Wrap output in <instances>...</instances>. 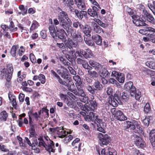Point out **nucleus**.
I'll list each match as a JSON object with an SVG mask.
<instances>
[{
    "label": "nucleus",
    "instance_id": "41",
    "mask_svg": "<svg viewBox=\"0 0 155 155\" xmlns=\"http://www.w3.org/2000/svg\"><path fill=\"white\" fill-rule=\"evenodd\" d=\"M85 51L83 50H80L79 51H77L75 53H74L75 56H78L81 57H82L83 56L84 57Z\"/></svg>",
    "mask_w": 155,
    "mask_h": 155
},
{
    "label": "nucleus",
    "instance_id": "25",
    "mask_svg": "<svg viewBox=\"0 0 155 155\" xmlns=\"http://www.w3.org/2000/svg\"><path fill=\"white\" fill-rule=\"evenodd\" d=\"M39 26V24L35 20H33L30 28V32H31L33 30L36 29Z\"/></svg>",
    "mask_w": 155,
    "mask_h": 155
},
{
    "label": "nucleus",
    "instance_id": "22",
    "mask_svg": "<svg viewBox=\"0 0 155 155\" xmlns=\"http://www.w3.org/2000/svg\"><path fill=\"white\" fill-rule=\"evenodd\" d=\"M147 6L150 9L155 15V1L153 2L148 1Z\"/></svg>",
    "mask_w": 155,
    "mask_h": 155
},
{
    "label": "nucleus",
    "instance_id": "64",
    "mask_svg": "<svg viewBox=\"0 0 155 155\" xmlns=\"http://www.w3.org/2000/svg\"><path fill=\"white\" fill-rule=\"evenodd\" d=\"M25 97V95L23 94L20 93L19 94L18 99L20 102H22L24 101Z\"/></svg>",
    "mask_w": 155,
    "mask_h": 155
},
{
    "label": "nucleus",
    "instance_id": "20",
    "mask_svg": "<svg viewBox=\"0 0 155 155\" xmlns=\"http://www.w3.org/2000/svg\"><path fill=\"white\" fill-rule=\"evenodd\" d=\"M92 38L95 43L98 45H101L102 44V39L101 37L98 35H92Z\"/></svg>",
    "mask_w": 155,
    "mask_h": 155
},
{
    "label": "nucleus",
    "instance_id": "7",
    "mask_svg": "<svg viewBox=\"0 0 155 155\" xmlns=\"http://www.w3.org/2000/svg\"><path fill=\"white\" fill-rule=\"evenodd\" d=\"M98 137L101 143L103 145H107L110 142V138L107 134L99 133L98 135Z\"/></svg>",
    "mask_w": 155,
    "mask_h": 155
},
{
    "label": "nucleus",
    "instance_id": "13",
    "mask_svg": "<svg viewBox=\"0 0 155 155\" xmlns=\"http://www.w3.org/2000/svg\"><path fill=\"white\" fill-rule=\"evenodd\" d=\"M148 31L153 32V35L155 36V29L152 27H147L144 29H140L139 31L140 34L146 35L149 34Z\"/></svg>",
    "mask_w": 155,
    "mask_h": 155
},
{
    "label": "nucleus",
    "instance_id": "63",
    "mask_svg": "<svg viewBox=\"0 0 155 155\" xmlns=\"http://www.w3.org/2000/svg\"><path fill=\"white\" fill-rule=\"evenodd\" d=\"M90 2L94 5L97 6L99 9H101V8L98 3L95 0H89Z\"/></svg>",
    "mask_w": 155,
    "mask_h": 155
},
{
    "label": "nucleus",
    "instance_id": "3",
    "mask_svg": "<svg viewBox=\"0 0 155 155\" xmlns=\"http://www.w3.org/2000/svg\"><path fill=\"white\" fill-rule=\"evenodd\" d=\"M39 147H43L49 152H55L54 143L47 136H44L43 138L41 137L38 138Z\"/></svg>",
    "mask_w": 155,
    "mask_h": 155
},
{
    "label": "nucleus",
    "instance_id": "30",
    "mask_svg": "<svg viewBox=\"0 0 155 155\" xmlns=\"http://www.w3.org/2000/svg\"><path fill=\"white\" fill-rule=\"evenodd\" d=\"M94 123L97 124V125H102V126L104 125V123H103L102 120L97 115L95 116V119L94 121Z\"/></svg>",
    "mask_w": 155,
    "mask_h": 155
},
{
    "label": "nucleus",
    "instance_id": "42",
    "mask_svg": "<svg viewBox=\"0 0 155 155\" xmlns=\"http://www.w3.org/2000/svg\"><path fill=\"white\" fill-rule=\"evenodd\" d=\"M65 6H67L69 5H74V2L73 0H60Z\"/></svg>",
    "mask_w": 155,
    "mask_h": 155
},
{
    "label": "nucleus",
    "instance_id": "14",
    "mask_svg": "<svg viewBox=\"0 0 155 155\" xmlns=\"http://www.w3.org/2000/svg\"><path fill=\"white\" fill-rule=\"evenodd\" d=\"M134 137H136L135 140V144L138 147H144L145 143L143 139L136 135H134Z\"/></svg>",
    "mask_w": 155,
    "mask_h": 155
},
{
    "label": "nucleus",
    "instance_id": "33",
    "mask_svg": "<svg viewBox=\"0 0 155 155\" xmlns=\"http://www.w3.org/2000/svg\"><path fill=\"white\" fill-rule=\"evenodd\" d=\"M94 85L95 88V90H100L103 87L102 85L100 84L98 81H95Z\"/></svg>",
    "mask_w": 155,
    "mask_h": 155
},
{
    "label": "nucleus",
    "instance_id": "51",
    "mask_svg": "<svg viewBox=\"0 0 155 155\" xmlns=\"http://www.w3.org/2000/svg\"><path fill=\"white\" fill-rule=\"evenodd\" d=\"M2 116L1 119L4 121H6L8 116L7 114L5 111H2L1 114Z\"/></svg>",
    "mask_w": 155,
    "mask_h": 155
},
{
    "label": "nucleus",
    "instance_id": "12",
    "mask_svg": "<svg viewBox=\"0 0 155 155\" xmlns=\"http://www.w3.org/2000/svg\"><path fill=\"white\" fill-rule=\"evenodd\" d=\"M57 31L56 37H58L62 41H64L66 39L65 36L66 35V33L64 30L62 28H58Z\"/></svg>",
    "mask_w": 155,
    "mask_h": 155
},
{
    "label": "nucleus",
    "instance_id": "46",
    "mask_svg": "<svg viewBox=\"0 0 155 155\" xmlns=\"http://www.w3.org/2000/svg\"><path fill=\"white\" fill-rule=\"evenodd\" d=\"M84 40L87 45L90 46H92L93 45L94 42L90 38L84 37Z\"/></svg>",
    "mask_w": 155,
    "mask_h": 155
},
{
    "label": "nucleus",
    "instance_id": "21",
    "mask_svg": "<svg viewBox=\"0 0 155 155\" xmlns=\"http://www.w3.org/2000/svg\"><path fill=\"white\" fill-rule=\"evenodd\" d=\"M68 132L62 128L57 130V134L59 137L63 138L65 137L68 134Z\"/></svg>",
    "mask_w": 155,
    "mask_h": 155
},
{
    "label": "nucleus",
    "instance_id": "58",
    "mask_svg": "<svg viewBox=\"0 0 155 155\" xmlns=\"http://www.w3.org/2000/svg\"><path fill=\"white\" fill-rule=\"evenodd\" d=\"M30 59L31 61L33 63H35L36 61V59L35 55L31 53L30 54Z\"/></svg>",
    "mask_w": 155,
    "mask_h": 155
},
{
    "label": "nucleus",
    "instance_id": "19",
    "mask_svg": "<svg viewBox=\"0 0 155 155\" xmlns=\"http://www.w3.org/2000/svg\"><path fill=\"white\" fill-rule=\"evenodd\" d=\"M99 73L101 76L108 77L110 75V73H109L107 70L102 66L101 68L99 70Z\"/></svg>",
    "mask_w": 155,
    "mask_h": 155
},
{
    "label": "nucleus",
    "instance_id": "40",
    "mask_svg": "<svg viewBox=\"0 0 155 155\" xmlns=\"http://www.w3.org/2000/svg\"><path fill=\"white\" fill-rule=\"evenodd\" d=\"M82 64L83 67L86 69L91 70L93 69L92 67L90 66L88 64L87 62L85 60H83Z\"/></svg>",
    "mask_w": 155,
    "mask_h": 155
},
{
    "label": "nucleus",
    "instance_id": "60",
    "mask_svg": "<svg viewBox=\"0 0 155 155\" xmlns=\"http://www.w3.org/2000/svg\"><path fill=\"white\" fill-rule=\"evenodd\" d=\"M68 43L66 45V46H67V45H68ZM56 46L57 47L59 48L62 49H65L66 48V47H65L64 44L63 43H57L56 44Z\"/></svg>",
    "mask_w": 155,
    "mask_h": 155
},
{
    "label": "nucleus",
    "instance_id": "62",
    "mask_svg": "<svg viewBox=\"0 0 155 155\" xmlns=\"http://www.w3.org/2000/svg\"><path fill=\"white\" fill-rule=\"evenodd\" d=\"M70 81H69L66 86L67 87L68 90L71 91L73 89L74 85L73 84H70Z\"/></svg>",
    "mask_w": 155,
    "mask_h": 155
},
{
    "label": "nucleus",
    "instance_id": "48",
    "mask_svg": "<svg viewBox=\"0 0 155 155\" xmlns=\"http://www.w3.org/2000/svg\"><path fill=\"white\" fill-rule=\"evenodd\" d=\"M39 80L42 84H44L46 82L45 77L42 74L39 75Z\"/></svg>",
    "mask_w": 155,
    "mask_h": 155
},
{
    "label": "nucleus",
    "instance_id": "16",
    "mask_svg": "<svg viewBox=\"0 0 155 155\" xmlns=\"http://www.w3.org/2000/svg\"><path fill=\"white\" fill-rule=\"evenodd\" d=\"M149 140L150 143L155 149V130H152L150 132Z\"/></svg>",
    "mask_w": 155,
    "mask_h": 155
},
{
    "label": "nucleus",
    "instance_id": "59",
    "mask_svg": "<svg viewBox=\"0 0 155 155\" xmlns=\"http://www.w3.org/2000/svg\"><path fill=\"white\" fill-rule=\"evenodd\" d=\"M102 125H97V130L98 131L104 133H105V131L104 129V126L103 127H102Z\"/></svg>",
    "mask_w": 155,
    "mask_h": 155
},
{
    "label": "nucleus",
    "instance_id": "2",
    "mask_svg": "<svg viewBox=\"0 0 155 155\" xmlns=\"http://www.w3.org/2000/svg\"><path fill=\"white\" fill-rule=\"evenodd\" d=\"M73 39L75 42H74L72 40H69L68 41V44L66 46V48L65 49H64L62 51V52L65 54V56L70 61H71L73 58H75V56L74 54V52L73 49V48L76 47L78 45V42L81 41H77L74 40L73 38Z\"/></svg>",
    "mask_w": 155,
    "mask_h": 155
},
{
    "label": "nucleus",
    "instance_id": "11",
    "mask_svg": "<svg viewBox=\"0 0 155 155\" xmlns=\"http://www.w3.org/2000/svg\"><path fill=\"white\" fill-rule=\"evenodd\" d=\"M92 9L89 8L88 9V14L93 17L97 18L98 10L100 9L97 6H92Z\"/></svg>",
    "mask_w": 155,
    "mask_h": 155
},
{
    "label": "nucleus",
    "instance_id": "56",
    "mask_svg": "<svg viewBox=\"0 0 155 155\" xmlns=\"http://www.w3.org/2000/svg\"><path fill=\"white\" fill-rule=\"evenodd\" d=\"M136 88L134 86H133V87L131 88L130 90V95L132 97L134 96L136 92Z\"/></svg>",
    "mask_w": 155,
    "mask_h": 155
},
{
    "label": "nucleus",
    "instance_id": "29",
    "mask_svg": "<svg viewBox=\"0 0 155 155\" xmlns=\"http://www.w3.org/2000/svg\"><path fill=\"white\" fill-rule=\"evenodd\" d=\"M94 113L93 112H90L89 114L86 116L85 119L86 120L88 121H93L94 119Z\"/></svg>",
    "mask_w": 155,
    "mask_h": 155
},
{
    "label": "nucleus",
    "instance_id": "18",
    "mask_svg": "<svg viewBox=\"0 0 155 155\" xmlns=\"http://www.w3.org/2000/svg\"><path fill=\"white\" fill-rule=\"evenodd\" d=\"M91 25L93 27L94 31L97 33H100L103 31L102 29L96 23L94 22H91Z\"/></svg>",
    "mask_w": 155,
    "mask_h": 155
},
{
    "label": "nucleus",
    "instance_id": "23",
    "mask_svg": "<svg viewBox=\"0 0 155 155\" xmlns=\"http://www.w3.org/2000/svg\"><path fill=\"white\" fill-rule=\"evenodd\" d=\"M133 23L137 26H144L145 25L146 23L144 21L141 20L137 19H134L133 21Z\"/></svg>",
    "mask_w": 155,
    "mask_h": 155
},
{
    "label": "nucleus",
    "instance_id": "4",
    "mask_svg": "<svg viewBox=\"0 0 155 155\" xmlns=\"http://www.w3.org/2000/svg\"><path fill=\"white\" fill-rule=\"evenodd\" d=\"M121 93L118 91H116L113 96H110L108 98V102L110 105L114 107H116L118 104H122L123 103L121 100Z\"/></svg>",
    "mask_w": 155,
    "mask_h": 155
},
{
    "label": "nucleus",
    "instance_id": "54",
    "mask_svg": "<svg viewBox=\"0 0 155 155\" xmlns=\"http://www.w3.org/2000/svg\"><path fill=\"white\" fill-rule=\"evenodd\" d=\"M40 35L41 38L44 39H45L47 37L46 31L44 30H42L40 33Z\"/></svg>",
    "mask_w": 155,
    "mask_h": 155
},
{
    "label": "nucleus",
    "instance_id": "57",
    "mask_svg": "<svg viewBox=\"0 0 155 155\" xmlns=\"http://www.w3.org/2000/svg\"><path fill=\"white\" fill-rule=\"evenodd\" d=\"M106 92L108 95H111L113 93L112 88L110 87H108L106 88Z\"/></svg>",
    "mask_w": 155,
    "mask_h": 155
},
{
    "label": "nucleus",
    "instance_id": "55",
    "mask_svg": "<svg viewBox=\"0 0 155 155\" xmlns=\"http://www.w3.org/2000/svg\"><path fill=\"white\" fill-rule=\"evenodd\" d=\"M86 88L88 91L91 93L93 94H94L95 92L94 90L92 88V87L88 85L86 87Z\"/></svg>",
    "mask_w": 155,
    "mask_h": 155
},
{
    "label": "nucleus",
    "instance_id": "17",
    "mask_svg": "<svg viewBox=\"0 0 155 155\" xmlns=\"http://www.w3.org/2000/svg\"><path fill=\"white\" fill-rule=\"evenodd\" d=\"M74 2L79 9L81 10L85 9V6L84 0H74Z\"/></svg>",
    "mask_w": 155,
    "mask_h": 155
},
{
    "label": "nucleus",
    "instance_id": "28",
    "mask_svg": "<svg viewBox=\"0 0 155 155\" xmlns=\"http://www.w3.org/2000/svg\"><path fill=\"white\" fill-rule=\"evenodd\" d=\"M93 56L92 51L89 49H87L85 51L84 57L85 58H91Z\"/></svg>",
    "mask_w": 155,
    "mask_h": 155
},
{
    "label": "nucleus",
    "instance_id": "36",
    "mask_svg": "<svg viewBox=\"0 0 155 155\" xmlns=\"http://www.w3.org/2000/svg\"><path fill=\"white\" fill-rule=\"evenodd\" d=\"M146 65L149 68L153 69H155V62L147 61L146 63Z\"/></svg>",
    "mask_w": 155,
    "mask_h": 155
},
{
    "label": "nucleus",
    "instance_id": "8",
    "mask_svg": "<svg viewBox=\"0 0 155 155\" xmlns=\"http://www.w3.org/2000/svg\"><path fill=\"white\" fill-rule=\"evenodd\" d=\"M142 12V13L143 15L142 16V18L144 15L145 19L147 21L153 24L155 23V19L151 14H150L145 9H143Z\"/></svg>",
    "mask_w": 155,
    "mask_h": 155
},
{
    "label": "nucleus",
    "instance_id": "45",
    "mask_svg": "<svg viewBox=\"0 0 155 155\" xmlns=\"http://www.w3.org/2000/svg\"><path fill=\"white\" fill-rule=\"evenodd\" d=\"M88 74L93 78L97 77L98 74L97 73L94 71H91L90 70L87 71Z\"/></svg>",
    "mask_w": 155,
    "mask_h": 155
},
{
    "label": "nucleus",
    "instance_id": "31",
    "mask_svg": "<svg viewBox=\"0 0 155 155\" xmlns=\"http://www.w3.org/2000/svg\"><path fill=\"white\" fill-rule=\"evenodd\" d=\"M18 45L13 46L11 48L10 51V54L13 57H15L16 56V51L18 49Z\"/></svg>",
    "mask_w": 155,
    "mask_h": 155
},
{
    "label": "nucleus",
    "instance_id": "26",
    "mask_svg": "<svg viewBox=\"0 0 155 155\" xmlns=\"http://www.w3.org/2000/svg\"><path fill=\"white\" fill-rule=\"evenodd\" d=\"M137 122L134 121L133 122L127 121V128H130V129L132 130H134L135 129V125L136 124Z\"/></svg>",
    "mask_w": 155,
    "mask_h": 155
},
{
    "label": "nucleus",
    "instance_id": "27",
    "mask_svg": "<svg viewBox=\"0 0 155 155\" xmlns=\"http://www.w3.org/2000/svg\"><path fill=\"white\" fill-rule=\"evenodd\" d=\"M8 95L9 99L10 101L12 103L13 106L15 107L16 105L15 97L9 93L8 94Z\"/></svg>",
    "mask_w": 155,
    "mask_h": 155
},
{
    "label": "nucleus",
    "instance_id": "24",
    "mask_svg": "<svg viewBox=\"0 0 155 155\" xmlns=\"http://www.w3.org/2000/svg\"><path fill=\"white\" fill-rule=\"evenodd\" d=\"M80 140V139L78 138H76L74 140L72 143V145L74 147L76 148H78V150L80 151V148L81 143H79V142Z\"/></svg>",
    "mask_w": 155,
    "mask_h": 155
},
{
    "label": "nucleus",
    "instance_id": "32",
    "mask_svg": "<svg viewBox=\"0 0 155 155\" xmlns=\"http://www.w3.org/2000/svg\"><path fill=\"white\" fill-rule=\"evenodd\" d=\"M133 82L131 81H129L126 83L124 85L125 89L127 91H130L131 88L134 86H133Z\"/></svg>",
    "mask_w": 155,
    "mask_h": 155
},
{
    "label": "nucleus",
    "instance_id": "15",
    "mask_svg": "<svg viewBox=\"0 0 155 155\" xmlns=\"http://www.w3.org/2000/svg\"><path fill=\"white\" fill-rule=\"evenodd\" d=\"M88 62L91 67L94 68L96 71H98L101 68L102 66L99 63L94 61L91 60Z\"/></svg>",
    "mask_w": 155,
    "mask_h": 155
},
{
    "label": "nucleus",
    "instance_id": "52",
    "mask_svg": "<svg viewBox=\"0 0 155 155\" xmlns=\"http://www.w3.org/2000/svg\"><path fill=\"white\" fill-rule=\"evenodd\" d=\"M150 110L149 103H147L144 107V111L146 113H148Z\"/></svg>",
    "mask_w": 155,
    "mask_h": 155
},
{
    "label": "nucleus",
    "instance_id": "47",
    "mask_svg": "<svg viewBox=\"0 0 155 155\" xmlns=\"http://www.w3.org/2000/svg\"><path fill=\"white\" fill-rule=\"evenodd\" d=\"M136 126L137 129V133L139 134H143V132L142 130L141 125L139 124H138L137 122L136 124L135 125V127Z\"/></svg>",
    "mask_w": 155,
    "mask_h": 155
},
{
    "label": "nucleus",
    "instance_id": "10",
    "mask_svg": "<svg viewBox=\"0 0 155 155\" xmlns=\"http://www.w3.org/2000/svg\"><path fill=\"white\" fill-rule=\"evenodd\" d=\"M93 20L101 26L104 28H105L108 26V23L107 20L105 18L100 20L99 19L94 18Z\"/></svg>",
    "mask_w": 155,
    "mask_h": 155
},
{
    "label": "nucleus",
    "instance_id": "35",
    "mask_svg": "<svg viewBox=\"0 0 155 155\" xmlns=\"http://www.w3.org/2000/svg\"><path fill=\"white\" fill-rule=\"evenodd\" d=\"M85 12L86 13V12H79L78 10H75V14L77 16V18L80 20H81L82 18H83V12Z\"/></svg>",
    "mask_w": 155,
    "mask_h": 155
},
{
    "label": "nucleus",
    "instance_id": "5",
    "mask_svg": "<svg viewBox=\"0 0 155 155\" xmlns=\"http://www.w3.org/2000/svg\"><path fill=\"white\" fill-rule=\"evenodd\" d=\"M6 68L3 71V75H5V78L8 81H9L11 79L13 72V68L12 65V64L8 63L6 64Z\"/></svg>",
    "mask_w": 155,
    "mask_h": 155
},
{
    "label": "nucleus",
    "instance_id": "50",
    "mask_svg": "<svg viewBox=\"0 0 155 155\" xmlns=\"http://www.w3.org/2000/svg\"><path fill=\"white\" fill-rule=\"evenodd\" d=\"M141 96V93L140 91L138 90H136V92L134 96L137 100H140V98Z\"/></svg>",
    "mask_w": 155,
    "mask_h": 155
},
{
    "label": "nucleus",
    "instance_id": "9",
    "mask_svg": "<svg viewBox=\"0 0 155 155\" xmlns=\"http://www.w3.org/2000/svg\"><path fill=\"white\" fill-rule=\"evenodd\" d=\"M50 20L51 21V25H50L48 28V29L51 36L53 38L56 37L57 30L58 29V28L55 26H54L52 24V20L51 19H50Z\"/></svg>",
    "mask_w": 155,
    "mask_h": 155
},
{
    "label": "nucleus",
    "instance_id": "39",
    "mask_svg": "<svg viewBox=\"0 0 155 155\" xmlns=\"http://www.w3.org/2000/svg\"><path fill=\"white\" fill-rule=\"evenodd\" d=\"M117 80L120 83H123L124 81L125 78L124 75L123 73H120L116 78Z\"/></svg>",
    "mask_w": 155,
    "mask_h": 155
},
{
    "label": "nucleus",
    "instance_id": "38",
    "mask_svg": "<svg viewBox=\"0 0 155 155\" xmlns=\"http://www.w3.org/2000/svg\"><path fill=\"white\" fill-rule=\"evenodd\" d=\"M87 28H85L83 30V32L85 35L88 36V37H90L91 36V29L90 27H89L88 25L86 27Z\"/></svg>",
    "mask_w": 155,
    "mask_h": 155
},
{
    "label": "nucleus",
    "instance_id": "53",
    "mask_svg": "<svg viewBox=\"0 0 155 155\" xmlns=\"http://www.w3.org/2000/svg\"><path fill=\"white\" fill-rule=\"evenodd\" d=\"M90 102L91 107H93V108H92V109L94 110L96 108L97 105V104L96 101L95 100H90Z\"/></svg>",
    "mask_w": 155,
    "mask_h": 155
},
{
    "label": "nucleus",
    "instance_id": "1",
    "mask_svg": "<svg viewBox=\"0 0 155 155\" xmlns=\"http://www.w3.org/2000/svg\"><path fill=\"white\" fill-rule=\"evenodd\" d=\"M58 19L60 22V25L68 33L70 32L72 38L77 41L82 40L81 34L78 31H76L71 26V21L69 18L67 13L64 11L59 12Z\"/></svg>",
    "mask_w": 155,
    "mask_h": 155
},
{
    "label": "nucleus",
    "instance_id": "37",
    "mask_svg": "<svg viewBox=\"0 0 155 155\" xmlns=\"http://www.w3.org/2000/svg\"><path fill=\"white\" fill-rule=\"evenodd\" d=\"M17 30V28L15 27L14 23L12 21L10 22L9 25V30L11 32H14L16 31Z\"/></svg>",
    "mask_w": 155,
    "mask_h": 155
},
{
    "label": "nucleus",
    "instance_id": "49",
    "mask_svg": "<svg viewBox=\"0 0 155 155\" xmlns=\"http://www.w3.org/2000/svg\"><path fill=\"white\" fill-rule=\"evenodd\" d=\"M73 138L72 136L69 135L68 136L66 137L63 140V142L64 143H66L70 142Z\"/></svg>",
    "mask_w": 155,
    "mask_h": 155
},
{
    "label": "nucleus",
    "instance_id": "44",
    "mask_svg": "<svg viewBox=\"0 0 155 155\" xmlns=\"http://www.w3.org/2000/svg\"><path fill=\"white\" fill-rule=\"evenodd\" d=\"M129 95L123 92L121 96V100L122 99L123 101H127L129 99Z\"/></svg>",
    "mask_w": 155,
    "mask_h": 155
},
{
    "label": "nucleus",
    "instance_id": "6",
    "mask_svg": "<svg viewBox=\"0 0 155 155\" xmlns=\"http://www.w3.org/2000/svg\"><path fill=\"white\" fill-rule=\"evenodd\" d=\"M111 112L115 118L118 120L123 121L127 119V117L124 115L123 112L120 110L113 108L112 109Z\"/></svg>",
    "mask_w": 155,
    "mask_h": 155
},
{
    "label": "nucleus",
    "instance_id": "61",
    "mask_svg": "<svg viewBox=\"0 0 155 155\" xmlns=\"http://www.w3.org/2000/svg\"><path fill=\"white\" fill-rule=\"evenodd\" d=\"M25 51V49L22 46H21L18 50V55L19 56H21Z\"/></svg>",
    "mask_w": 155,
    "mask_h": 155
},
{
    "label": "nucleus",
    "instance_id": "34",
    "mask_svg": "<svg viewBox=\"0 0 155 155\" xmlns=\"http://www.w3.org/2000/svg\"><path fill=\"white\" fill-rule=\"evenodd\" d=\"M151 118V117L148 116L146 117L145 119L143 120V122L145 126L147 127L148 126L150 120Z\"/></svg>",
    "mask_w": 155,
    "mask_h": 155
},
{
    "label": "nucleus",
    "instance_id": "43",
    "mask_svg": "<svg viewBox=\"0 0 155 155\" xmlns=\"http://www.w3.org/2000/svg\"><path fill=\"white\" fill-rule=\"evenodd\" d=\"M74 80L76 82V85H79L82 84L80 77L78 75H75L73 76Z\"/></svg>",
    "mask_w": 155,
    "mask_h": 155
}]
</instances>
